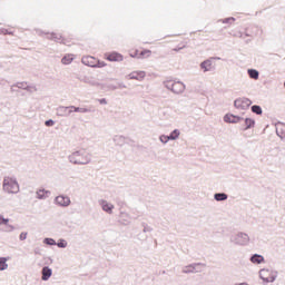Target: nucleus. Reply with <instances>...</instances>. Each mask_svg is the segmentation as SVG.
<instances>
[{
	"instance_id": "f257e3e1",
	"label": "nucleus",
	"mask_w": 285,
	"mask_h": 285,
	"mask_svg": "<svg viewBox=\"0 0 285 285\" xmlns=\"http://www.w3.org/2000/svg\"><path fill=\"white\" fill-rule=\"evenodd\" d=\"M3 190L11 194L19 193V183L12 177H6L3 180Z\"/></svg>"
},
{
	"instance_id": "f03ea898",
	"label": "nucleus",
	"mask_w": 285,
	"mask_h": 285,
	"mask_svg": "<svg viewBox=\"0 0 285 285\" xmlns=\"http://www.w3.org/2000/svg\"><path fill=\"white\" fill-rule=\"evenodd\" d=\"M85 66H89L90 68H104L106 67V62L99 61L97 58L92 56H85L81 59Z\"/></svg>"
},
{
	"instance_id": "7ed1b4c3",
	"label": "nucleus",
	"mask_w": 285,
	"mask_h": 285,
	"mask_svg": "<svg viewBox=\"0 0 285 285\" xmlns=\"http://www.w3.org/2000/svg\"><path fill=\"white\" fill-rule=\"evenodd\" d=\"M129 55L134 59H148V57H150V55H153V51H150L148 49L139 50V49L131 48L129 50Z\"/></svg>"
},
{
	"instance_id": "20e7f679",
	"label": "nucleus",
	"mask_w": 285,
	"mask_h": 285,
	"mask_svg": "<svg viewBox=\"0 0 285 285\" xmlns=\"http://www.w3.org/2000/svg\"><path fill=\"white\" fill-rule=\"evenodd\" d=\"M186 46H187L186 39L184 37H178L171 40L169 48L174 52H179V50H184Z\"/></svg>"
},
{
	"instance_id": "39448f33",
	"label": "nucleus",
	"mask_w": 285,
	"mask_h": 285,
	"mask_svg": "<svg viewBox=\"0 0 285 285\" xmlns=\"http://www.w3.org/2000/svg\"><path fill=\"white\" fill-rule=\"evenodd\" d=\"M252 104H253V101H250V99H248V98H238L234 101V106L238 110H248V108H250Z\"/></svg>"
},
{
	"instance_id": "423d86ee",
	"label": "nucleus",
	"mask_w": 285,
	"mask_h": 285,
	"mask_svg": "<svg viewBox=\"0 0 285 285\" xmlns=\"http://www.w3.org/2000/svg\"><path fill=\"white\" fill-rule=\"evenodd\" d=\"M259 277L263 282H275V277H277V275L271 269H261Z\"/></svg>"
},
{
	"instance_id": "0eeeda50",
	"label": "nucleus",
	"mask_w": 285,
	"mask_h": 285,
	"mask_svg": "<svg viewBox=\"0 0 285 285\" xmlns=\"http://www.w3.org/2000/svg\"><path fill=\"white\" fill-rule=\"evenodd\" d=\"M72 164H88L90 159L87 156H82L81 153L77 151L70 156Z\"/></svg>"
},
{
	"instance_id": "6e6552de",
	"label": "nucleus",
	"mask_w": 285,
	"mask_h": 285,
	"mask_svg": "<svg viewBox=\"0 0 285 285\" xmlns=\"http://www.w3.org/2000/svg\"><path fill=\"white\" fill-rule=\"evenodd\" d=\"M107 61H124V56L119 52H107L104 57Z\"/></svg>"
},
{
	"instance_id": "1a4fd4ad",
	"label": "nucleus",
	"mask_w": 285,
	"mask_h": 285,
	"mask_svg": "<svg viewBox=\"0 0 285 285\" xmlns=\"http://www.w3.org/2000/svg\"><path fill=\"white\" fill-rule=\"evenodd\" d=\"M127 79H134L136 81H144L146 79V71H132L127 76Z\"/></svg>"
},
{
	"instance_id": "9d476101",
	"label": "nucleus",
	"mask_w": 285,
	"mask_h": 285,
	"mask_svg": "<svg viewBox=\"0 0 285 285\" xmlns=\"http://www.w3.org/2000/svg\"><path fill=\"white\" fill-rule=\"evenodd\" d=\"M56 204L59 206H70V198L66 196L56 197Z\"/></svg>"
},
{
	"instance_id": "9b49d317",
	"label": "nucleus",
	"mask_w": 285,
	"mask_h": 285,
	"mask_svg": "<svg viewBox=\"0 0 285 285\" xmlns=\"http://www.w3.org/2000/svg\"><path fill=\"white\" fill-rule=\"evenodd\" d=\"M50 277H52V269H50L49 267H43L42 268V279H43V282H48V279H50Z\"/></svg>"
},
{
	"instance_id": "f8f14e48",
	"label": "nucleus",
	"mask_w": 285,
	"mask_h": 285,
	"mask_svg": "<svg viewBox=\"0 0 285 285\" xmlns=\"http://www.w3.org/2000/svg\"><path fill=\"white\" fill-rule=\"evenodd\" d=\"M200 68L204 72H208V70H213V62L210 60H205L202 62Z\"/></svg>"
},
{
	"instance_id": "ddd939ff",
	"label": "nucleus",
	"mask_w": 285,
	"mask_h": 285,
	"mask_svg": "<svg viewBox=\"0 0 285 285\" xmlns=\"http://www.w3.org/2000/svg\"><path fill=\"white\" fill-rule=\"evenodd\" d=\"M72 61H75V56L68 53L62 59H61V63H63L65 66H69V63H72Z\"/></svg>"
},
{
	"instance_id": "4468645a",
	"label": "nucleus",
	"mask_w": 285,
	"mask_h": 285,
	"mask_svg": "<svg viewBox=\"0 0 285 285\" xmlns=\"http://www.w3.org/2000/svg\"><path fill=\"white\" fill-rule=\"evenodd\" d=\"M101 206H102V210H105V213H112V208H115L114 205L109 204L106 200L101 202Z\"/></svg>"
},
{
	"instance_id": "2eb2a0df",
	"label": "nucleus",
	"mask_w": 285,
	"mask_h": 285,
	"mask_svg": "<svg viewBox=\"0 0 285 285\" xmlns=\"http://www.w3.org/2000/svg\"><path fill=\"white\" fill-rule=\"evenodd\" d=\"M224 121H226V124H237V121H239V118H237L233 115H226L224 117Z\"/></svg>"
},
{
	"instance_id": "dca6fc26",
	"label": "nucleus",
	"mask_w": 285,
	"mask_h": 285,
	"mask_svg": "<svg viewBox=\"0 0 285 285\" xmlns=\"http://www.w3.org/2000/svg\"><path fill=\"white\" fill-rule=\"evenodd\" d=\"M171 90H173L174 92H181V91L184 90V83H181V82H175V83H173Z\"/></svg>"
},
{
	"instance_id": "f3484780",
	"label": "nucleus",
	"mask_w": 285,
	"mask_h": 285,
	"mask_svg": "<svg viewBox=\"0 0 285 285\" xmlns=\"http://www.w3.org/2000/svg\"><path fill=\"white\" fill-rule=\"evenodd\" d=\"M250 262L253 264H263L264 256L255 254L254 256H252Z\"/></svg>"
},
{
	"instance_id": "a211bd4d",
	"label": "nucleus",
	"mask_w": 285,
	"mask_h": 285,
	"mask_svg": "<svg viewBox=\"0 0 285 285\" xmlns=\"http://www.w3.org/2000/svg\"><path fill=\"white\" fill-rule=\"evenodd\" d=\"M248 75H249L250 79H259V72L255 69H249Z\"/></svg>"
},
{
	"instance_id": "6ab92c4d",
	"label": "nucleus",
	"mask_w": 285,
	"mask_h": 285,
	"mask_svg": "<svg viewBox=\"0 0 285 285\" xmlns=\"http://www.w3.org/2000/svg\"><path fill=\"white\" fill-rule=\"evenodd\" d=\"M253 126H255V120H253L250 118H246L245 119V130H248V128H253Z\"/></svg>"
},
{
	"instance_id": "aec40b11",
	"label": "nucleus",
	"mask_w": 285,
	"mask_h": 285,
	"mask_svg": "<svg viewBox=\"0 0 285 285\" xmlns=\"http://www.w3.org/2000/svg\"><path fill=\"white\" fill-rule=\"evenodd\" d=\"M48 194H49V191L40 189L37 191V197H38V199H46V197H48Z\"/></svg>"
},
{
	"instance_id": "412c9836",
	"label": "nucleus",
	"mask_w": 285,
	"mask_h": 285,
	"mask_svg": "<svg viewBox=\"0 0 285 285\" xmlns=\"http://www.w3.org/2000/svg\"><path fill=\"white\" fill-rule=\"evenodd\" d=\"M8 258L6 257H0V271H6L8 268Z\"/></svg>"
},
{
	"instance_id": "4be33fe9",
	"label": "nucleus",
	"mask_w": 285,
	"mask_h": 285,
	"mask_svg": "<svg viewBox=\"0 0 285 285\" xmlns=\"http://www.w3.org/2000/svg\"><path fill=\"white\" fill-rule=\"evenodd\" d=\"M216 202H225V199H228V196L226 194H215Z\"/></svg>"
},
{
	"instance_id": "5701e85b",
	"label": "nucleus",
	"mask_w": 285,
	"mask_h": 285,
	"mask_svg": "<svg viewBox=\"0 0 285 285\" xmlns=\"http://www.w3.org/2000/svg\"><path fill=\"white\" fill-rule=\"evenodd\" d=\"M252 112H255V115H262V107L254 105L252 107Z\"/></svg>"
},
{
	"instance_id": "b1692460",
	"label": "nucleus",
	"mask_w": 285,
	"mask_h": 285,
	"mask_svg": "<svg viewBox=\"0 0 285 285\" xmlns=\"http://www.w3.org/2000/svg\"><path fill=\"white\" fill-rule=\"evenodd\" d=\"M71 110H73V112H88L87 108H79V107H71Z\"/></svg>"
},
{
	"instance_id": "393cba45",
	"label": "nucleus",
	"mask_w": 285,
	"mask_h": 285,
	"mask_svg": "<svg viewBox=\"0 0 285 285\" xmlns=\"http://www.w3.org/2000/svg\"><path fill=\"white\" fill-rule=\"evenodd\" d=\"M177 137H179V131H178V130H174V131L169 135V139H177Z\"/></svg>"
},
{
	"instance_id": "a878e982",
	"label": "nucleus",
	"mask_w": 285,
	"mask_h": 285,
	"mask_svg": "<svg viewBox=\"0 0 285 285\" xmlns=\"http://www.w3.org/2000/svg\"><path fill=\"white\" fill-rule=\"evenodd\" d=\"M45 244H48L49 246H55V244H57V243L52 238H46Z\"/></svg>"
},
{
	"instance_id": "bb28decb",
	"label": "nucleus",
	"mask_w": 285,
	"mask_h": 285,
	"mask_svg": "<svg viewBox=\"0 0 285 285\" xmlns=\"http://www.w3.org/2000/svg\"><path fill=\"white\" fill-rule=\"evenodd\" d=\"M57 246L59 248H66V246H68V243L66 240H60V242H58Z\"/></svg>"
},
{
	"instance_id": "cd10ccee",
	"label": "nucleus",
	"mask_w": 285,
	"mask_h": 285,
	"mask_svg": "<svg viewBox=\"0 0 285 285\" xmlns=\"http://www.w3.org/2000/svg\"><path fill=\"white\" fill-rule=\"evenodd\" d=\"M170 139V136H160V141L163 144H168V140Z\"/></svg>"
},
{
	"instance_id": "c85d7f7f",
	"label": "nucleus",
	"mask_w": 285,
	"mask_h": 285,
	"mask_svg": "<svg viewBox=\"0 0 285 285\" xmlns=\"http://www.w3.org/2000/svg\"><path fill=\"white\" fill-rule=\"evenodd\" d=\"M8 222H10L8 218H3L2 216H0V226L1 225H8Z\"/></svg>"
},
{
	"instance_id": "c756f323",
	"label": "nucleus",
	"mask_w": 285,
	"mask_h": 285,
	"mask_svg": "<svg viewBox=\"0 0 285 285\" xmlns=\"http://www.w3.org/2000/svg\"><path fill=\"white\" fill-rule=\"evenodd\" d=\"M28 238V233H21L20 234V239L23 242V239Z\"/></svg>"
},
{
	"instance_id": "7c9ffc66",
	"label": "nucleus",
	"mask_w": 285,
	"mask_h": 285,
	"mask_svg": "<svg viewBox=\"0 0 285 285\" xmlns=\"http://www.w3.org/2000/svg\"><path fill=\"white\" fill-rule=\"evenodd\" d=\"M62 43H63L65 46H72V41H70V40H68V39H65V40L62 41Z\"/></svg>"
},
{
	"instance_id": "2f4dec72",
	"label": "nucleus",
	"mask_w": 285,
	"mask_h": 285,
	"mask_svg": "<svg viewBox=\"0 0 285 285\" xmlns=\"http://www.w3.org/2000/svg\"><path fill=\"white\" fill-rule=\"evenodd\" d=\"M46 126H55V121L53 120H47Z\"/></svg>"
},
{
	"instance_id": "473e14b6",
	"label": "nucleus",
	"mask_w": 285,
	"mask_h": 285,
	"mask_svg": "<svg viewBox=\"0 0 285 285\" xmlns=\"http://www.w3.org/2000/svg\"><path fill=\"white\" fill-rule=\"evenodd\" d=\"M99 104L106 105V104H108V101H106V98H102L99 100Z\"/></svg>"
},
{
	"instance_id": "72a5a7b5",
	"label": "nucleus",
	"mask_w": 285,
	"mask_h": 285,
	"mask_svg": "<svg viewBox=\"0 0 285 285\" xmlns=\"http://www.w3.org/2000/svg\"><path fill=\"white\" fill-rule=\"evenodd\" d=\"M284 128H285V126H284V125H282L281 127H278V128L276 129V132H278V134H279V130H284Z\"/></svg>"
},
{
	"instance_id": "f704fd0d",
	"label": "nucleus",
	"mask_w": 285,
	"mask_h": 285,
	"mask_svg": "<svg viewBox=\"0 0 285 285\" xmlns=\"http://www.w3.org/2000/svg\"><path fill=\"white\" fill-rule=\"evenodd\" d=\"M281 137H285V135H284V134H282V135H281Z\"/></svg>"
}]
</instances>
